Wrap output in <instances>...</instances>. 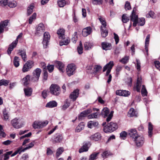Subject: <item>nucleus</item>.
<instances>
[{
  "label": "nucleus",
  "instance_id": "obj_1",
  "mask_svg": "<svg viewBox=\"0 0 160 160\" xmlns=\"http://www.w3.org/2000/svg\"><path fill=\"white\" fill-rule=\"evenodd\" d=\"M134 8L130 16V20L133 22V26L136 27L137 24L141 26H143L145 23V20L144 18H138L137 15H136Z\"/></svg>",
  "mask_w": 160,
  "mask_h": 160
},
{
  "label": "nucleus",
  "instance_id": "obj_2",
  "mask_svg": "<svg viewBox=\"0 0 160 160\" xmlns=\"http://www.w3.org/2000/svg\"><path fill=\"white\" fill-rule=\"evenodd\" d=\"M118 128V125L117 123L111 122L106 126L104 127L103 130L105 132H111L115 131Z\"/></svg>",
  "mask_w": 160,
  "mask_h": 160
},
{
  "label": "nucleus",
  "instance_id": "obj_3",
  "mask_svg": "<svg viewBox=\"0 0 160 160\" xmlns=\"http://www.w3.org/2000/svg\"><path fill=\"white\" fill-rule=\"evenodd\" d=\"M34 143L35 141H33L28 145H27V147L23 149L22 146L18 148L16 151H15L13 153L11 154V157H13L18 153H19V154H20L22 152H23L27 150L32 148L34 146Z\"/></svg>",
  "mask_w": 160,
  "mask_h": 160
},
{
  "label": "nucleus",
  "instance_id": "obj_4",
  "mask_svg": "<svg viewBox=\"0 0 160 160\" xmlns=\"http://www.w3.org/2000/svg\"><path fill=\"white\" fill-rule=\"evenodd\" d=\"M76 68L74 64H68L66 69V72L68 76H70L73 75L75 72Z\"/></svg>",
  "mask_w": 160,
  "mask_h": 160
},
{
  "label": "nucleus",
  "instance_id": "obj_5",
  "mask_svg": "<svg viewBox=\"0 0 160 160\" xmlns=\"http://www.w3.org/2000/svg\"><path fill=\"white\" fill-rule=\"evenodd\" d=\"M41 72V70L40 68H37L35 70L31 78V81L34 82H38Z\"/></svg>",
  "mask_w": 160,
  "mask_h": 160
},
{
  "label": "nucleus",
  "instance_id": "obj_6",
  "mask_svg": "<svg viewBox=\"0 0 160 160\" xmlns=\"http://www.w3.org/2000/svg\"><path fill=\"white\" fill-rule=\"evenodd\" d=\"M22 33H20L17 36L16 39L12 43L9 45V47L7 50V52L8 54H10L11 53V52L13 50V48L15 47L17 45L18 41V39L21 38L22 37Z\"/></svg>",
  "mask_w": 160,
  "mask_h": 160
},
{
  "label": "nucleus",
  "instance_id": "obj_7",
  "mask_svg": "<svg viewBox=\"0 0 160 160\" xmlns=\"http://www.w3.org/2000/svg\"><path fill=\"white\" fill-rule=\"evenodd\" d=\"M51 93L55 95H58L60 93V87L57 85L55 84H52L50 88Z\"/></svg>",
  "mask_w": 160,
  "mask_h": 160
},
{
  "label": "nucleus",
  "instance_id": "obj_8",
  "mask_svg": "<svg viewBox=\"0 0 160 160\" xmlns=\"http://www.w3.org/2000/svg\"><path fill=\"white\" fill-rule=\"evenodd\" d=\"M113 65L114 63L113 61H110L104 66L103 68V72H104L106 70H107L106 74V76L109 75V74Z\"/></svg>",
  "mask_w": 160,
  "mask_h": 160
},
{
  "label": "nucleus",
  "instance_id": "obj_9",
  "mask_svg": "<svg viewBox=\"0 0 160 160\" xmlns=\"http://www.w3.org/2000/svg\"><path fill=\"white\" fill-rule=\"evenodd\" d=\"M33 63V62L32 61H28L23 67L22 68V72H25L29 70L32 68Z\"/></svg>",
  "mask_w": 160,
  "mask_h": 160
},
{
  "label": "nucleus",
  "instance_id": "obj_10",
  "mask_svg": "<svg viewBox=\"0 0 160 160\" xmlns=\"http://www.w3.org/2000/svg\"><path fill=\"white\" fill-rule=\"evenodd\" d=\"M63 138L62 135L57 133L54 135L52 138V142L53 143H59L62 142Z\"/></svg>",
  "mask_w": 160,
  "mask_h": 160
},
{
  "label": "nucleus",
  "instance_id": "obj_11",
  "mask_svg": "<svg viewBox=\"0 0 160 160\" xmlns=\"http://www.w3.org/2000/svg\"><path fill=\"white\" fill-rule=\"evenodd\" d=\"M50 35L49 33L46 32L44 34V38L42 43L45 48H46L50 39Z\"/></svg>",
  "mask_w": 160,
  "mask_h": 160
},
{
  "label": "nucleus",
  "instance_id": "obj_12",
  "mask_svg": "<svg viewBox=\"0 0 160 160\" xmlns=\"http://www.w3.org/2000/svg\"><path fill=\"white\" fill-rule=\"evenodd\" d=\"M133 140L137 147H141L143 144L144 139L142 136H139L136 139Z\"/></svg>",
  "mask_w": 160,
  "mask_h": 160
},
{
  "label": "nucleus",
  "instance_id": "obj_13",
  "mask_svg": "<svg viewBox=\"0 0 160 160\" xmlns=\"http://www.w3.org/2000/svg\"><path fill=\"white\" fill-rule=\"evenodd\" d=\"M9 21L8 20L2 21L0 23V34L3 32L4 29L7 31L8 29L6 27L8 25Z\"/></svg>",
  "mask_w": 160,
  "mask_h": 160
},
{
  "label": "nucleus",
  "instance_id": "obj_14",
  "mask_svg": "<svg viewBox=\"0 0 160 160\" xmlns=\"http://www.w3.org/2000/svg\"><path fill=\"white\" fill-rule=\"evenodd\" d=\"M45 28L43 24L42 23L39 24L36 28L35 34L37 35L41 34L44 31Z\"/></svg>",
  "mask_w": 160,
  "mask_h": 160
},
{
  "label": "nucleus",
  "instance_id": "obj_15",
  "mask_svg": "<svg viewBox=\"0 0 160 160\" xmlns=\"http://www.w3.org/2000/svg\"><path fill=\"white\" fill-rule=\"evenodd\" d=\"M128 135L133 139H135L139 136L138 135L136 129L132 128L128 131Z\"/></svg>",
  "mask_w": 160,
  "mask_h": 160
},
{
  "label": "nucleus",
  "instance_id": "obj_16",
  "mask_svg": "<svg viewBox=\"0 0 160 160\" xmlns=\"http://www.w3.org/2000/svg\"><path fill=\"white\" fill-rule=\"evenodd\" d=\"M116 93L118 95L128 97L130 95V93L128 91L119 90L116 91Z\"/></svg>",
  "mask_w": 160,
  "mask_h": 160
},
{
  "label": "nucleus",
  "instance_id": "obj_17",
  "mask_svg": "<svg viewBox=\"0 0 160 160\" xmlns=\"http://www.w3.org/2000/svg\"><path fill=\"white\" fill-rule=\"evenodd\" d=\"M92 32V28L90 27H86L83 29L82 34L84 37H86L90 35Z\"/></svg>",
  "mask_w": 160,
  "mask_h": 160
},
{
  "label": "nucleus",
  "instance_id": "obj_18",
  "mask_svg": "<svg viewBox=\"0 0 160 160\" xmlns=\"http://www.w3.org/2000/svg\"><path fill=\"white\" fill-rule=\"evenodd\" d=\"M79 94V90L78 89H76L74 90L70 95V98L73 101L76 100L78 97Z\"/></svg>",
  "mask_w": 160,
  "mask_h": 160
},
{
  "label": "nucleus",
  "instance_id": "obj_19",
  "mask_svg": "<svg viewBox=\"0 0 160 160\" xmlns=\"http://www.w3.org/2000/svg\"><path fill=\"white\" fill-rule=\"evenodd\" d=\"M12 125L15 128H19L22 127V125L19 124L18 119L15 118L11 121Z\"/></svg>",
  "mask_w": 160,
  "mask_h": 160
},
{
  "label": "nucleus",
  "instance_id": "obj_20",
  "mask_svg": "<svg viewBox=\"0 0 160 160\" xmlns=\"http://www.w3.org/2000/svg\"><path fill=\"white\" fill-rule=\"evenodd\" d=\"M18 54V55H20L21 56L24 62L26 61L27 60V57L25 50H19Z\"/></svg>",
  "mask_w": 160,
  "mask_h": 160
},
{
  "label": "nucleus",
  "instance_id": "obj_21",
  "mask_svg": "<svg viewBox=\"0 0 160 160\" xmlns=\"http://www.w3.org/2000/svg\"><path fill=\"white\" fill-rule=\"evenodd\" d=\"M101 45L103 50H110L112 48V45L110 43L104 42L102 43Z\"/></svg>",
  "mask_w": 160,
  "mask_h": 160
},
{
  "label": "nucleus",
  "instance_id": "obj_22",
  "mask_svg": "<svg viewBox=\"0 0 160 160\" xmlns=\"http://www.w3.org/2000/svg\"><path fill=\"white\" fill-rule=\"evenodd\" d=\"M56 65L60 72H64V64L62 62L57 61L56 62Z\"/></svg>",
  "mask_w": 160,
  "mask_h": 160
},
{
  "label": "nucleus",
  "instance_id": "obj_23",
  "mask_svg": "<svg viewBox=\"0 0 160 160\" xmlns=\"http://www.w3.org/2000/svg\"><path fill=\"white\" fill-rule=\"evenodd\" d=\"M101 138V134L99 133H96L93 135H92L90 137L91 140L94 141H98L100 140Z\"/></svg>",
  "mask_w": 160,
  "mask_h": 160
},
{
  "label": "nucleus",
  "instance_id": "obj_24",
  "mask_svg": "<svg viewBox=\"0 0 160 160\" xmlns=\"http://www.w3.org/2000/svg\"><path fill=\"white\" fill-rule=\"evenodd\" d=\"M91 112V109H89L86 110H85L81 112L78 116V119L79 120H81L82 118L85 117L88 114L90 113Z\"/></svg>",
  "mask_w": 160,
  "mask_h": 160
},
{
  "label": "nucleus",
  "instance_id": "obj_25",
  "mask_svg": "<svg viewBox=\"0 0 160 160\" xmlns=\"http://www.w3.org/2000/svg\"><path fill=\"white\" fill-rule=\"evenodd\" d=\"M98 125V122L90 121L88 123L87 126L88 128H92L94 127H97Z\"/></svg>",
  "mask_w": 160,
  "mask_h": 160
},
{
  "label": "nucleus",
  "instance_id": "obj_26",
  "mask_svg": "<svg viewBox=\"0 0 160 160\" xmlns=\"http://www.w3.org/2000/svg\"><path fill=\"white\" fill-rule=\"evenodd\" d=\"M89 142H86L79 150V152L80 153H82L84 152H87L88 150V145Z\"/></svg>",
  "mask_w": 160,
  "mask_h": 160
},
{
  "label": "nucleus",
  "instance_id": "obj_27",
  "mask_svg": "<svg viewBox=\"0 0 160 160\" xmlns=\"http://www.w3.org/2000/svg\"><path fill=\"white\" fill-rule=\"evenodd\" d=\"M65 30L62 28H60L58 30L57 33L60 39H63L64 37Z\"/></svg>",
  "mask_w": 160,
  "mask_h": 160
},
{
  "label": "nucleus",
  "instance_id": "obj_28",
  "mask_svg": "<svg viewBox=\"0 0 160 160\" xmlns=\"http://www.w3.org/2000/svg\"><path fill=\"white\" fill-rule=\"evenodd\" d=\"M141 79L138 78L137 79V82L136 84V86L135 87V89L138 92H140L141 87Z\"/></svg>",
  "mask_w": 160,
  "mask_h": 160
},
{
  "label": "nucleus",
  "instance_id": "obj_29",
  "mask_svg": "<svg viewBox=\"0 0 160 160\" xmlns=\"http://www.w3.org/2000/svg\"><path fill=\"white\" fill-rule=\"evenodd\" d=\"M137 113L133 108H131L128 112V115L129 117H136Z\"/></svg>",
  "mask_w": 160,
  "mask_h": 160
},
{
  "label": "nucleus",
  "instance_id": "obj_30",
  "mask_svg": "<svg viewBox=\"0 0 160 160\" xmlns=\"http://www.w3.org/2000/svg\"><path fill=\"white\" fill-rule=\"evenodd\" d=\"M57 105V102L55 101H52L48 102L46 107L47 108H52L56 107Z\"/></svg>",
  "mask_w": 160,
  "mask_h": 160
},
{
  "label": "nucleus",
  "instance_id": "obj_31",
  "mask_svg": "<svg viewBox=\"0 0 160 160\" xmlns=\"http://www.w3.org/2000/svg\"><path fill=\"white\" fill-rule=\"evenodd\" d=\"M109 112L108 109L107 108H105L102 110L101 114L104 118H105L108 117Z\"/></svg>",
  "mask_w": 160,
  "mask_h": 160
},
{
  "label": "nucleus",
  "instance_id": "obj_32",
  "mask_svg": "<svg viewBox=\"0 0 160 160\" xmlns=\"http://www.w3.org/2000/svg\"><path fill=\"white\" fill-rule=\"evenodd\" d=\"M85 126V124L83 122L80 123L76 128L75 131L77 132H80L83 129Z\"/></svg>",
  "mask_w": 160,
  "mask_h": 160
},
{
  "label": "nucleus",
  "instance_id": "obj_33",
  "mask_svg": "<svg viewBox=\"0 0 160 160\" xmlns=\"http://www.w3.org/2000/svg\"><path fill=\"white\" fill-rule=\"evenodd\" d=\"M98 18L100 22L102 24V25L101 26V27H102V28H104V29H105L106 26V22L105 21V18L102 17L101 16H99Z\"/></svg>",
  "mask_w": 160,
  "mask_h": 160
},
{
  "label": "nucleus",
  "instance_id": "obj_34",
  "mask_svg": "<svg viewBox=\"0 0 160 160\" xmlns=\"http://www.w3.org/2000/svg\"><path fill=\"white\" fill-rule=\"evenodd\" d=\"M30 80V76L29 75H28L22 79V81L23 82L24 85H27L29 84Z\"/></svg>",
  "mask_w": 160,
  "mask_h": 160
},
{
  "label": "nucleus",
  "instance_id": "obj_35",
  "mask_svg": "<svg viewBox=\"0 0 160 160\" xmlns=\"http://www.w3.org/2000/svg\"><path fill=\"white\" fill-rule=\"evenodd\" d=\"M93 46L92 43L89 42H85L84 44V48L85 50H89L91 49Z\"/></svg>",
  "mask_w": 160,
  "mask_h": 160
},
{
  "label": "nucleus",
  "instance_id": "obj_36",
  "mask_svg": "<svg viewBox=\"0 0 160 160\" xmlns=\"http://www.w3.org/2000/svg\"><path fill=\"white\" fill-rule=\"evenodd\" d=\"M153 129V126L151 122H149L148 123V136L151 137L152 134V130Z\"/></svg>",
  "mask_w": 160,
  "mask_h": 160
},
{
  "label": "nucleus",
  "instance_id": "obj_37",
  "mask_svg": "<svg viewBox=\"0 0 160 160\" xmlns=\"http://www.w3.org/2000/svg\"><path fill=\"white\" fill-rule=\"evenodd\" d=\"M24 90L26 96L28 97L31 96L32 92V89L31 88H24Z\"/></svg>",
  "mask_w": 160,
  "mask_h": 160
},
{
  "label": "nucleus",
  "instance_id": "obj_38",
  "mask_svg": "<svg viewBox=\"0 0 160 160\" xmlns=\"http://www.w3.org/2000/svg\"><path fill=\"white\" fill-rule=\"evenodd\" d=\"M150 38V36L149 35H148L146 38L145 40V50L148 54V46L149 41V38Z\"/></svg>",
  "mask_w": 160,
  "mask_h": 160
},
{
  "label": "nucleus",
  "instance_id": "obj_39",
  "mask_svg": "<svg viewBox=\"0 0 160 160\" xmlns=\"http://www.w3.org/2000/svg\"><path fill=\"white\" fill-rule=\"evenodd\" d=\"M101 34L102 37L103 38H105L106 37L108 34V31L104 28L101 27Z\"/></svg>",
  "mask_w": 160,
  "mask_h": 160
},
{
  "label": "nucleus",
  "instance_id": "obj_40",
  "mask_svg": "<svg viewBox=\"0 0 160 160\" xmlns=\"http://www.w3.org/2000/svg\"><path fill=\"white\" fill-rule=\"evenodd\" d=\"M13 64L14 66L16 68H17L19 66V59L18 57L15 56L14 57L13 60Z\"/></svg>",
  "mask_w": 160,
  "mask_h": 160
},
{
  "label": "nucleus",
  "instance_id": "obj_41",
  "mask_svg": "<svg viewBox=\"0 0 160 160\" xmlns=\"http://www.w3.org/2000/svg\"><path fill=\"white\" fill-rule=\"evenodd\" d=\"M99 154V152H94L92 153L89 157V160H95L96 159Z\"/></svg>",
  "mask_w": 160,
  "mask_h": 160
},
{
  "label": "nucleus",
  "instance_id": "obj_42",
  "mask_svg": "<svg viewBox=\"0 0 160 160\" xmlns=\"http://www.w3.org/2000/svg\"><path fill=\"white\" fill-rule=\"evenodd\" d=\"M9 82L10 81L9 80L2 79L0 80V86L2 85H4L6 86H7L8 85Z\"/></svg>",
  "mask_w": 160,
  "mask_h": 160
},
{
  "label": "nucleus",
  "instance_id": "obj_43",
  "mask_svg": "<svg viewBox=\"0 0 160 160\" xmlns=\"http://www.w3.org/2000/svg\"><path fill=\"white\" fill-rule=\"evenodd\" d=\"M146 17L147 18H156L155 13L154 12L152 11H150L146 15Z\"/></svg>",
  "mask_w": 160,
  "mask_h": 160
},
{
  "label": "nucleus",
  "instance_id": "obj_44",
  "mask_svg": "<svg viewBox=\"0 0 160 160\" xmlns=\"http://www.w3.org/2000/svg\"><path fill=\"white\" fill-rule=\"evenodd\" d=\"M64 151V149L63 148L60 147L57 150L56 153V157L57 158H58Z\"/></svg>",
  "mask_w": 160,
  "mask_h": 160
},
{
  "label": "nucleus",
  "instance_id": "obj_45",
  "mask_svg": "<svg viewBox=\"0 0 160 160\" xmlns=\"http://www.w3.org/2000/svg\"><path fill=\"white\" fill-rule=\"evenodd\" d=\"M99 113L98 112H94L90 114L88 116V119L97 118Z\"/></svg>",
  "mask_w": 160,
  "mask_h": 160
},
{
  "label": "nucleus",
  "instance_id": "obj_46",
  "mask_svg": "<svg viewBox=\"0 0 160 160\" xmlns=\"http://www.w3.org/2000/svg\"><path fill=\"white\" fill-rule=\"evenodd\" d=\"M102 68V67L98 65H96L94 68V71L93 72H90L91 73H93L94 74H95L99 72V71L100 70H101Z\"/></svg>",
  "mask_w": 160,
  "mask_h": 160
},
{
  "label": "nucleus",
  "instance_id": "obj_47",
  "mask_svg": "<svg viewBox=\"0 0 160 160\" xmlns=\"http://www.w3.org/2000/svg\"><path fill=\"white\" fill-rule=\"evenodd\" d=\"M77 51L78 53L80 54L83 52V48L82 43L81 41L79 42V46L77 48Z\"/></svg>",
  "mask_w": 160,
  "mask_h": 160
},
{
  "label": "nucleus",
  "instance_id": "obj_48",
  "mask_svg": "<svg viewBox=\"0 0 160 160\" xmlns=\"http://www.w3.org/2000/svg\"><path fill=\"white\" fill-rule=\"evenodd\" d=\"M129 18L127 14H124L122 16V21L123 23H126L129 20Z\"/></svg>",
  "mask_w": 160,
  "mask_h": 160
},
{
  "label": "nucleus",
  "instance_id": "obj_49",
  "mask_svg": "<svg viewBox=\"0 0 160 160\" xmlns=\"http://www.w3.org/2000/svg\"><path fill=\"white\" fill-rule=\"evenodd\" d=\"M3 118L4 120L7 121L8 119L9 115L7 111H6V109H4L3 111Z\"/></svg>",
  "mask_w": 160,
  "mask_h": 160
},
{
  "label": "nucleus",
  "instance_id": "obj_50",
  "mask_svg": "<svg viewBox=\"0 0 160 160\" xmlns=\"http://www.w3.org/2000/svg\"><path fill=\"white\" fill-rule=\"evenodd\" d=\"M111 155V153L109 151H106L102 153V156L103 158H106Z\"/></svg>",
  "mask_w": 160,
  "mask_h": 160
},
{
  "label": "nucleus",
  "instance_id": "obj_51",
  "mask_svg": "<svg viewBox=\"0 0 160 160\" xmlns=\"http://www.w3.org/2000/svg\"><path fill=\"white\" fill-rule=\"evenodd\" d=\"M13 152L12 151H10L7 152L6 153H4L3 155L4 156V160H7L9 158V155H11Z\"/></svg>",
  "mask_w": 160,
  "mask_h": 160
},
{
  "label": "nucleus",
  "instance_id": "obj_52",
  "mask_svg": "<svg viewBox=\"0 0 160 160\" xmlns=\"http://www.w3.org/2000/svg\"><path fill=\"white\" fill-rule=\"evenodd\" d=\"M36 13H34L29 18V23L30 24H32L33 20H34L36 19Z\"/></svg>",
  "mask_w": 160,
  "mask_h": 160
},
{
  "label": "nucleus",
  "instance_id": "obj_53",
  "mask_svg": "<svg viewBox=\"0 0 160 160\" xmlns=\"http://www.w3.org/2000/svg\"><path fill=\"white\" fill-rule=\"evenodd\" d=\"M129 57L126 56L120 60V62L124 64L127 63L128 61Z\"/></svg>",
  "mask_w": 160,
  "mask_h": 160
},
{
  "label": "nucleus",
  "instance_id": "obj_54",
  "mask_svg": "<svg viewBox=\"0 0 160 160\" xmlns=\"http://www.w3.org/2000/svg\"><path fill=\"white\" fill-rule=\"evenodd\" d=\"M141 93L143 96H147V92L144 85L142 86Z\"/></svg>",
  "mask_w": 160,
  "mask_h": 160
},
{
  "label": "nucleus",
  "instance_id": "obj_55",
  "mask_svg": "<svg viewBox=\"0 0 160 160\" xmlns=\"http://www.w3.org/2000/svg\"><path fill=\"white\" fill-rule=\"evenodd\" d=\"M69 42L70 40L67 39L66 40L60 42L59 45L61 46L63 45H67L69 43Z\"/></svg>",
  "mask_w": 160,
  "mask_h": 160
},
{
  "label": "nucleus",
  "instance_id": "obj_56",
  "mask_svg": "<svg viewBox=\"0 0 160 160\" xmlns=\"http://www.w3.org/2000/svg\"><path fill=\"white\" fill-rule=\"evenodd\" d=\"M8 4L9 7L13 8L16 6L17 3L15 1H12L9 2Z\"/></svg>",
  "mask_w": 160,
  "mask_h": 160
},
{
  "label": "nucleus",
  "instance_id": "obj_57",
  "mask_svg": "<svg viewBox=\"0 0 160 160\" xmlns=\"http://www.w3.org/2000/svg\"><path fill=\"white\" fill-rule=\"evenodd\" d=\"M58 4L59 7H63L66 5V2L64 0H61L58 1Z\"/></svg>",
  "mask_w": 160,
  "mask_h": 160
},
{
  "label": "nucleus",
  "instance_id": "obj_58",
  "mask_svg": "<svg viewBox=\"0 0 160 160\" xmlns=\"http://www.w3.org/2000/svg\"><path fill=\"white\" fill-rule=\"evenodd\" d=\"M32 126L35 129L40 128L39 121H35L32 124Z\"/></svg>",
  "mask_w": 160,
  "mask_h": 160
},
{
  "label": "nucleus",
  "instance_id": "obj_59",
  "mask_svg": "<svg viewBox=\"0 0 160 160\" xmlns=\"http://www.w3.org/2000/svg\"><path fill=\"white\" fill-rule=\"evenodd\" d=\"M34 6L30 5L28 8L27 10V13L28 15H30L33 12Z\"/></svg>",
  "mask_w": 160,
  "mask_h": 160
},
{
  "label": "nucleus",
  "instance_id": "obj_60",
  "mask_svg": "<svg viewBox=\"0 0 160 160\" xmlns=\"http://www.w3.org/2000/svg\"><path fill=\"white\" fill-rule=\"evenodd\" d=\"M77 33V32H75L74 34L72 36V37L71 39L72 41L74 43H76L78 40V36Z\"/></svg>",
  "mask_w": 160,
  "mask_h": 160
},
{
  "label": "nucleus",
  "instance_id": "obj_61",
  "mask_svg": "<svg viewBox=\"0 0 160 160\" xmlns=\"http://www.w3.org/2000/svg\"><path fill=\"white\" fill-rule=\"evenodd\" d=\"M127 135V133L125 131H122L120 133V137L123 139H125Z\"/></svg>",
  "mask_w": 160,
  "mask_h": 160
},
{
  "label": "nucleus",
  "instance_id": "obj_62",
  "mask_svg": "<svg viewBox=\"0 0 160 160\" xmlns=\"http://www.w3.org/2000/svg\"><path fill=\"white\" fill-rule=\"evenodd\" d=\"M92 3L94 5H100L102 3V0H92Z\"/></svg>",
  "mask_w": 160,
  "mask_h": 160
},
{
  "label": "nucleus",
  "instance_id": "obj_63",
  "mask_svg": "<svg viewBox=\"0 0 160 160\" xmlns=\"http://www.w3.org/2000/svg\"><path fill=\"white\" fill-rule=\"evenodd\" d=\"M40 123V128H43L46 126L48 123V122L47 120L43 122H39Z\"/></svg>",
  "mask_w": 160,
  "mask_h": 160
},
{
  "label": "nucleus",
  "instance_id": "obj_64",
  "mask_svg": "<svg viewBox=\"0 0 160 160\" xmlns=\"http://www.w3.org/2000/svg\"><path fill=\"white\" fill-rule=\"evenodd\" d=\"M8 0H0V6H5L8 4Z\"/></svg>",
  "mask_w": 160,
  "mask_h": 160
}]
</instances>
